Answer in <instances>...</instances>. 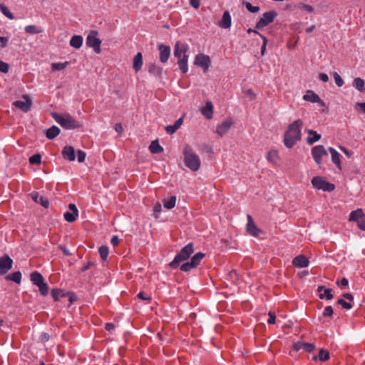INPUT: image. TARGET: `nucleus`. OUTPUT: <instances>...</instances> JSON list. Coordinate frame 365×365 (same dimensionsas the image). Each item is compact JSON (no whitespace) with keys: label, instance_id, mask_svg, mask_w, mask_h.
I'll return each mask as SVG.
<instances>
[{"label":"nucleus","instance_id":"nucleus-1","mask_svg":"<svg viewBox=\"0 0 365 365\" xmlns=\"http://www.w3.org/2000/svg\"><path fill=\"white\" fill-rule=\"evenodd\" d=\"M302 124V120L298 119L289 125L284 137V143L287 148H292L300 140Z\"/></svg>","mask_w":365,"mask_h":365},{"label":"nucleus","instance_id":"nucleus-2","mask_svg":"<svg viewBox=\"0 0 365 365\" xmlns=\"http://www.w3.org/2000/svg\"><path fill=\"white\" fill-rule=\"evenodd\" d=\"M52 118L55 121L65 129H75L81 127L80 123L76 121L69 113L59 114L56 112L51 113Z\"/></svg>","mask_w":365,"mask_h":365},{"label":"nucleus","instance_id":"nucleus-3","mask_svg":"<svg viewBox=\"0 0 365 365\" xmlns=\"http://www.w3.org/2000/svg\"><path fill=\"white\" fill-rule=\"evenodd\" d=\"M184 160L186 166L192 171H197L200 167V160L198 155L193 151L189 145H185L183 148Z\"/></svg>","mask_w":365,"mask_h":365},{"label":"nucleus","instance_id":"nucleus-4","mask_svg":"<svg viewBox=\"0 0 365 365\" xmlns=\"http://www.w3.org/2000/svg\"><path fill=\"white\" fill-rule=\"evenodd\" d=\"M193 252L192 243L187 244L181 249L180 252L176 255L174 259L169 264L170 267L171 269H176L181 262L187 260Z\"/></svg>","mask_w":365,"mask_h":365},{"label":"nucleus","instance_id":"nucleus-5","mask_svg":"<svg viewBox=\"0 0 365 365\" xmlns=\"http://www.w3.org/2000/svg\"><path fill=\"white\" fill-rule=\"evenodd\" d=\"M312 184L313 187L318 190L331 192L334 190L335 186L334 184L327 182L324 178L316 176L312 179Z\"/></svg>","mask_w":365,"mask_h":365},{"label":"nucleus","instance_id":"nucleus-6","mask_svg":"<svg viewBox=\"0 0 365 365\" xmlns=\"http://www.w3.org/2000/svg\"><path fill=\"white\" fill-rule=\"evenodd\" d=\"M98 31H91L86 38V45L93 48L96 53H100L101 41L98 38Z\"/></svg>","mask_w":365,"mask_h":365},{"label":"nucleus","instance_id":"nucleus-7","mask_svg":"<svg viewBox=\"0 0 365 365\" xmlns=\"http://www.w3.org/2000/svg\"><path fill=\"white\" fill-rule=\"evenodd\" d=\"M277 14L274 11H269L263 14L261 19L257 23L256 27L258 29H262L269 24L274 21V18Z\"/></svg>","mask_w":365,"mask_h":365},{"label":"nucleus","instance_id":"nucleus-8","mask_svg":"<svg viewBox=\"0 0 365 365\" xmlns=\"http://www.w3.org/2000/svg\"><path fill=\"white\" fill-rule=\"evenodd\" d=\"M195 64L201 67L204 72H206L211 65L210 58L204 53H199L195 58Z\"/></svg>","mask_w":365,"mask_h":365},{"label":"nucleus","instance_id":"nucleus-9","mask_svg":"<svg viewBox=\"0 0 365 365\" xmlns=\"http://www.w3.org/2000/svg\"><path fill=\"white\" fill-rule=\"evenodd\" d=\"M13 265V259L7 255H4L0 257V274H6Z\"/></svg>","mask_w":365,"mask_h":365},{"label":"nucleus","instance_id":"nucleus-10","mask_svg":"<svg viewBox=\"0 0 365 365\" xmlns=\"http://www.w3.org/2000/svg\"><path fill=\"white\" fill-rule=\"evenodd\" d=\"M312 155L315 163L320 165L322 156L328 155V153L323 145H316L312 149Z\"/></svg>","mask_w":365,"mask_h":365},{"label":"nucleus","instance_id":"nucleus-11","mask_svg":"<svg viewBox=\"0 0 365 365\" xmlns=\"http://www.w3.org/2000/svg\"><path fill=\"white\" fill-rule=\"evenodd\" d=\"M23 99L24 100H19L13 102V106L26 113L30 110L32 102L27 95H24Z\"/></svg>","mask_w":365,"mask_h":365},{"label":"nucleus","instance_id":"nucleus-12","mask_svg":"<svg viewBox=\"0 0 365 365\" xmlns=\"http://www.w3.org/2000/svg\"><path fill=\"white\" fill-rule=\"evenodd\" d=\"M189 49L187 43L182 41H177L174 47V56L178 58H182L183 56H188L186 54Z\"/></svg>","mask_w":365,"mask_h":365},{"label":"nucleus","instance_id":"nucleus-13","mask_svg":"<svg viewBox=\"0 0 365 365\" xmlns=\"http://www.w3.org/2000/svg\"><path fill=\"white\" fill-rule=\"evenodd\" d=\"M247 231L250 235L254 237H257L261 232L260 230L255 225L252 216L250 215H247Z\"/></svg>","mask_w":365,"mask_h":365},{"label":"nucleus","instance_id":"nucleus-14","mask_svg":"<svg viewBox=\"0 0 365 365\" xmlns=\"http://www.w3.org/2000/svg\"><path fill=\"white\" fill-rule=\"evenodd\" d=\"M31 199L36 203L40 204L45 208L49 206V201L43 196H40L38 192L34 191L30 193Z\"/></svg>","mask_w":365,"mask_h":365},{"label":"nucleus","instance_id":"nucleus-15","mask_svg":"<svg viewBox=\"0 0 365 365\" xmlns=\"http://www.w3.org/2000/svg\"><path fill=\"white\" fill-rule=\"evenodd\" d=\"M232 125V120L231 119H226L222 121L220 125L217 127V133L220 136H222L225 134L230 128Z\"/></svg>","mask_w":365,"mask_h":365},{"label":"nucleus","instance_id":"nucleus-16","mask_svg":"<svg viewBox=\"0 0 365 365\" xmlns=\"http://www.w3.org/2000/svg\"><path fill=\"white\" fill-rule=\"evenodd\" d=\"M160 51V61L166 63L170 55V48L168 46L160 44L158 46Z\"/></svg>","mask_w":365,"mask_h":365},{"label":"nucleus","instance_id":"nucleus-17","mask_svg":"<svg viewBox=\"0 0 365 365\" xmlns=\"http://www.w3.org/2000/svg\"><path fill=\"white\" fill-rule=\"evenodd\" d=\"M292 264L298 268H304L309 266V262L304 255H298L292 260Z\"/></svg>","mask_w":365,"mask_h":365},{"label":"nucleus","instance_id":"nucleus-18","mask_svg":"<svg viewBox=\"0 0 365 365\" xmlns=\"http://www.w3.org/2000/svg\"><path fill=\"white\" fill-rule=\"evenodd\" d=\"M317 291L319 293V297L320 299L331 300L333 298V294H331V289L326 288L324 286H319L317 288Z\"/></svg>","mask_w":365,"mask_h":365},{"label":"nucleus","instance_id":"nucleus-19","mask_svg":"<svg viewBox=\"0 0 365 365\" xmlns=\"http://www.w3.org/2000/svg\"><path fill=\"white\" fill-rule=\"evenodd\" d=\"M62 155L69 161H73L76 158L75 150L72 146H65L62 150Z\"/></svg>","mask_w":365,"mask_h":365},{"label":"nucleus","instance_id":"nucleus-20","mask_svg":"<svg viewBox=\"0 0 365 365\" xmlns=\"http://www.w3.org/2000/svg\"><path fill=\"white\" fill-rule=\"evenodd\" d=\"M201 113L207 119L213 117V106L211 101H207L205 106L200 109Z\"/></svg>","mask_w":365,"mask_h":365},{"label":"nucleus","instance_id":"nucleus-21","mask_svg":"<svg viewBox=\"0 0 365 365\" xmlns=\"http://www.w3.org/2000/svg\"><path fill=\"white\" fill-rule=\"evenodd\" d=\"M303 99L306 101H309V102H312V103L322 102V100L319 98V96L312 90H308L306 92V94H304L303 96Z\"/></svg>","mask_w":365,"mask_h":365},{"label":"nucleus","instance_id":"nucleus-22","mask_svg":"<svg viewBox=\"0 0 365 365\" xmlns=\"http://www.w3.org/2000/svg\"><path fill=\"white\" fill-rule=\"evenodd\" d=\"M329 151L331 155L332 163L339 169L341 170L340 157L341 155L333 148H329Z\"/></svg>","mask_w":365,"mask_h":365},{"label":"nucleus","instance_id":"nucleus-23","mask_svg":"<svg viewBox=\"0 0 365 365\" xmlns=\"http://www.w3.org/2000/svg\"><path fill=\"white\" fill-rule=\"evenodd\" d=\"M231 16L228 11L223 13L221 21L219 23V26L223 29H229L231 26Z\"/></svg>","mask_w":365,"mask_h":365},{"label":"nucleus","instance_id":"nucleus-24","mask_svg":"<svg viewBox=\"0 0 365 365\" xmlns=\"http://www.w3.org/2000/svg\"><path fill=\"white\" fill-rule=\"evenodd\" d=\"M182 123H183V118L181 117V118H178L175 122V123L173 125H167L165 127L166 132L170 135L175 133L176 132V130L178 128H180V127L182 125Z\"/></svg>","mask_w":365,"mask_h":365},{"label":"nucleus","instance_id":"nucleus-25","mask_svg":"<svg viewBox=\"0 0 365 365\" xmlns=\"http://www.w3.org/2000/svg\"><path fill=\"white\" fill-rule=\"evenodd\" d=\"M364 218V214L361 209L352 211L349 215V221L359 222Z\"/></svg>","mask_w":365,"mask_h":365},{"label":"nucleus","instance_id":"nucleus-26","mask_svg":"<svg viewBox=\"0 0 365 365\" xmlns=\"http://www.w3.org/2000/svg\"><path fill=\"white\" fill-rule=\"evenodd\" d=\"M142 66H143V56H142V53L139 52L135 56V57L133 58V69L136 72H138L141 69Z\"/></svg>","mask_w":365,"mask_h":365},{"label":"nucleus","instance_id":"nucleus-27","mask_svg":"<svg viewBox=\"0 0 365 365\" xmlns=\"http://www.w3.org/2000/svg\"><path fill=\"white\" fill-rule=\"evenodd\" d=\"M61 130L56 125H53L46 131V138L52 140L58 136L60 133Z\"/></svg>","mask_w":365,"mask_h":365},{"label":"nucleus","instance_id":"nucleus-28","mask_svg":"<svg viewBox=\"0 0 365 365\" xmlns=\"http://www.w3.org/2000/svg\"><path fill=\"white\" fill-rule=\"evenodd\" d=\"M188 56H183L181 58H178V64L179 68L182 71L183 73H185L188 71Z\"/></svg>","mask_w":365,"mask_h":365},{"label":"nucleus","instance_id":"nucleus-29","mask_svg":"<svg viewBox=\"0 0 365 365\" xmlns=\"http://www.w3.org/2000/svg\"><path fill=\"white\" fill-rule=\"evenodd\" d=\"M83 37L79 35H74L70 40V45L75 48H80L83 44Z\"/></svg>","mask_w":365,"mask_h":365},{"label":"nucleus","instance_id":"nucleus-30","mask_svg":"<svg viewBox=\"0 0 365 365\" xmlns=\"http://www.w3.org/2000/svg\"><path fill=\"white\" fill-rule=\"evenodd\" d=\"M31 281L34 284L38 286L41 284L44 280L43 276L38 272H34L30 275Z\"/></svg>","mask_w":365,"mask_h":365},{"label":"nucleus","instance_id":"nucleus-31","mask_svg":"<svg viewBox=\"0 0 365 365\" xmlns=\"http://www.w3.org/2000/svg\"><path fill=\"white\" fill-rule=\"evenodd\" d=\"M352 85L356 90L360 92L365 91V82L362 78L359 77L354 78Z\"/></svg>","mask_w":365,"mask_h":365},{"label":"nucleus","instance_id":"nucleus-32","mask_svg":"<svg viewBox=\"0 0 365 365\" xmlns=\"http://www.w3.org/2000/svg\"><path fill=\"white\" fill-rule=\"evenodd\" d=\"M307 132L310 135L307 138V143L309 145L317 142L321 138V135L318 134L316 131L308 130Z\"/></svg>","mask_w":365,"mask_h":365},{"label":"nucleus","instance_id":"nucleus-33","mask_svg":"<svg viewBox=\"0 0 365 365\" xmlns=\"http://www.w3.org/2000/svg\"><path fill=\"white\" fill-rule=\"evenodd\" d=\"M6 279L17 284H20L21 281V273L20 271L15 272L6 276Z\"/></svg>","mask_w":365,"mask_h":365},{"label":"nucleus","instance_id":"nucleus-34","mask_svg":"<svg viewBox=\"0 0 365 365\" xmlns=\"http://www.w3.org/2000/svg\"><path fill=\"white\" fill-rule=\"evenodd\" d=\"M175 202H176V197L173 195L168 199L163 200V206L165 208H166L168 210H170L175 207Z\"/></svg>","mask_w":365,"mask_h":365},{"label":"nucleus","instance_id":"nucleus-35","mask_svg":"<svg viewBox=\"0 0 365 365\" xmlns=\"http://www.w3.org/2000/svg\"><path fill=\"white\" fill-rule=\"evenodd\" d=\"M149 149L152 153H160L163 150V148L157 140H154L151 143Z\"/></svg>","mask_w":365,"mask_h":365},{"label":"nucleus","instance_id":"nucleus-36","mask_svg":"<svg viewBox=\"0 0 365 365\" xmlns=\"http://www.w3.org/2000/svg\"><path fill=\"white\" fill-rule=\"evenodd\" d=\"M204 257L205 254L202 252H197L191 258L190 262L195 268L200 264Z\"/></svg>","mask_w":365,"mask_h":365},{"label":"nucleus","instance_id":"nucleus-37","mask_svg":"<svg viewBox=\"0 0 365 365\" xmlns=\"http://www.w3.org/2000/svg\"><path fill=\"white\" fill-rule=\"evenodd\" d=\"M51 295L53 299L57 302L59 301L61 298L66 296L64 292L61 289H53L51 291Z\"/></svg>","mask_w":365,"mask_h":365},{"label":"nucleus","instance_id":"nucleus-38","mask_svg":"<svg viewBox=\"0 0 365 365\" xmlns=\"http://www.w3.org/2000/svg\"><path fill=\"white\" fill-rule=\"evenodd\" d=\"M0 11L5 16L9 19L12 20L14 19L13 14L10 11L8 7L2 3L0 4Z\"/></svg>","mask_w":365,"mask_h":365},{"label":"nucleus","instance_id":"nucleus-39","mask_svg":"<svg viewBox=\"0 0 365 365\" xmlns=\"http://www.w3.org/2000/svg\"><path fill=\"white\" fill-rule=\"evenodd\" d=\"M148 72L156 76H158L161 74L162 68L155 64H150L148 67Z\"/></svg>","mask_w":365,"mask_h":365},{"label":"nucleus","instance_id":"nucleus-40","mask_svg":"<svg viewBox=\"0 0 365 365\" xmlns=\"http://www.w3.org/2000/svg\"><path fill=\"white\" fill-rule=\"evenodd\" d=\"M267 160L273 163H276L278 160V152L275 150H272L267 153Z\"/></svg>","mask_w":365,"mask_h":365},{"label":"nucleus","instance_id":"nucleus-41","mask_svg":"<svg viewBox=\"0 0 365 365\" xmlns=\"http://www.w3.org/2000/svg\"><path fill=\"white\" fill-rule=\"evenodd\" d=\"M78 216V213H74L73 212H66L64 213V218L68 222H74Z\"/></svg>","mask_w":365,"mask_h":365},{"label":"nucleus","instance_id":"nucleus-42","mask_svg":"<svg viewBox=\"0 0 365 365\" xmlns=\"http://www.w3.org/2000/svg\"><path fill=\"white\" fill-rule=\"evenodd\" d=\"M68 65V62L63 63H53L51 64V68L53 71H61L67 67Z\"/></svg>","mask_w":365,"mask_h":365},{"label":"nucleus","instance_id":"nucleus-43","mask_svg":"<svg viewBox=\"0 0 365 365\" xmlns=\"http://www.w3.org/2000/svg\"><path fill=\"white\" fill-rule=\"evenodd\" d=\"M37 287L41 295L46 296L48 294V286L44 281L41 284H38Z\"/></svg>","mask_w":365,"mask_h":365},{"label":"nucleus","instance_id":"nucleus-44","mask_svg":"<svg viewBox=\"0 0 365 365\" xmlns=\"http://www.w3.org/2000/svg\"><path fill=\"white\" fill-rule=\"evenodd\" d=\"M25 31L30 34H39L41 31L38 30L34 25L26 26L24 29Z\"/></svg>","mask_w":365,"mask_h":365},{"label":"nucleus","instance_id":"nucleus-45","mask_svg":"<svg viewBox=\"0 0 365 365\" xmlns=\"http://www.w3.org/2000/svg\"><path fill=\"white\" fill-rule=\"evenodd\" d=\"M41 156L40 154L33 155L29 158V163L33 165H39L41 163Z\"/></svg>","mask_w":365,"mask_h":365},{"label":"nucleus","instance_id":"nucleus-46","mask_svg":"<svg viewBox=\"0 0 365 365\" xmlns=\"http://www.w3.org/2000/svg\"><path fill=\"white\" fill-rule=\"evenodd\" d=\"M319 359L322 361H325L329 359V353L327 351L321 349L319 353Z\"/></svg>","mask_w":365,"mask_h":365},{"label":"nucleus","instance_id":"nucleus-47","mask_svg":"<svg viewBox=\"0 0 365 365\" xmlns=\"http://www.w3.org/2000/svg\"><path fill=\"white\" fill-rule=\"evenodd\" d=\"M100 256L102 259H106L108 255V248L106 246H101L98 249Z\"/></svg>","mask_w":365,"mask_h":365},{"label":"nucleus","instance_id":"nucleus-48","mask_svg":"<svg viewBox=\"0 0 365 365\" xmlns=\"http://www.w3.org/2000/svg\"><path fill=\"white\" fill-rule=\"evenodd\" d=\"M333 76L334 78L335 83L337 85V86L341 87L344 85V80L341 78V77L338 73L334 72Z\"/></svg>","mask_w":365,"mask_h":365},{"label":"nucleus","instance_id":"nucleus-49","mask_svg":"<svg viewBox=\"0 0 365 365\" xmlns=\"http://www.w3.org/2000/svg\"><path fill=\"white\" fill-rule=\"evenodd\" d=\"M194 268L195 267L191 264L190 262L183 263L180 267V270L182 272H189Z\"/></svg>","mask_w":365,"mask_h":365},{"label":"nucleus","instance_id":"nucleus-50","mask_svg":"<svg viewBox=\"0 0 365 365\" xmlns=\"http://www.w3.org/2000/svg\"><path fill=\"white\" fill-rule=\"evenodd\" d=\"M245 7L251 13H257L259 11V6H252L250 2L245 3Z\"/></svg>","mask_w":365,"mask_h":365},{"label":"nucleus","instance_id":"nucleus-51","mask_svg":"<svg viewBox=\"0 0 365 365\" xmlns=\"http://www.w3.org/2000/svg\"><path fill=\"white\" fill-rule=\"evenodd\" d=\"M334 313L333 308L331 306H327L324 308L323 311V316L327 317H331Z\"/></svg>","mask_w":365,"mask_h":365},{"label":"nucleus","instance_id":"nucleus-52","mask_svg":"<svg viewBox=\"0 0 365 365\" xmlns=\"http://www.w3.org/2000/svg\"><path fill=\"white\" fill-rule=\"evenodd\" d=\"M302 349L307 352H312L314 349V345L310 343H304L302 345Z\"/></svg>","mask_w":365,"mask_h":365},{"label":"nucleus","instance_id":"nucleus-53","mask_svg":"<svg viewBox=\"0 0 365 365\" xmlns=\"http://www.w3.org/2000/svg\"><path fill=\"white\" fill-rule=\"evenodd\" d=\"M9 64L2 61H0V71L2 72V73H7L9 71Z\"/></svg>","mask_w":365,"mask_h":365},{"label":"nucleus","instance_id":"nucleus-54","mask_svg":"<svg viewBox=\"0 0 365 365\" xmlns=\"http://www.w3.org/2000/svg\"><path fill=\"white\" fill-rule=\"evenodd\" d=\"M338 304L341 305L346 309H350L352 307V306L350 303L346 302V301H344L342 299H339L338 300Z\"/></svg>","mask_w":365,"mask_h":365},{"label":"nucleus","instance_id":"nucleus-55","mask_svg":"<svg viewBox=\"0 0 365 365\" xmlns=\"http://www.w3.org/2000/svg\"><path fill=\"white\" fill-rule=\"evenodd\" d=\"M260 36L262 37V38L263 40V43H262V46L261 47V54H262V56H264L265 54L266 46H267V40L266 37H264V36L260 35Z\"/></svg>","mask_w":365,"mask_h":365},{"label":"nucleus","instance_id":"nucleus-56","mask_svg":"<svg viewBox=\"0 0 365 365\" xmlns=\"http://www.w3.org/2000/svg\"><path fill=\"white\" fill-rule=\"evenodd\" d=\"M78 161L79 163H83L86 158V153L82 150H78L77 153Z\"/></svg>","mask_w":365,"mask_h":365},{"label":"nucleus","instance_id":"nucleus-57","mask_svg":"<svg viewBox=\"0 0 365 365\" xmlns=\"http://www.w3.org/2000/svg\"><path fill=\"white\" fill-rule=\"evenodd\" d=\"M339 148L348 158H350L353 155V152L346 149L345 147L340 145Z\"/></svg>","mask_w":365,"mask_h":365},{"label":"nucleus","instance_id":"nucleus-58","mask_svg":"<svg viewBox=\"0 0 365 365\" xmlns=\"http://www.w3.org/2000/svg\"><path fill=\"white\" fill-rule=\"evenodd\" d=\"M9 41V38L0 36V47L4 48L6 46Z\"/></svg>","mask_w":365,"mask_h":365},{"label":"nucleus","instance_id":"nucleus-59","mask_svg":"<svg viewBox=\"0 0 365 365\" xmlns=\"http://www.w3.org/2000/svg\"><path fill=\"white\" fill-rule=\"evenodd\" d=\"M276 317L274 313H269V319H267V323L270 324H273L275 323Z\"/></svg>","mask_w":365,"mask_h":365},{"label":"nucleus","instance_id":"nucleus-60","mask_svg":"<svg viewBox=\"0 0 365 365\" xmlns=\"http://www.w3.org/2000/svg\"><path fill=\"white\" fill-rule=\"evenodd\" d=\"M190 4L193 8L198 9L200 5V0H190Z\"/></svg>","mask_w":365,"mask_h":365},{"label":"nucleus","instance_id":"nucleus-61","mask_svg":"<svg viewBox=\"0 0 365 365\" xmlns=\"http://www.w3.org/2000/svg\"><path fill=\"white\" fill-rule=\"evenodd\" d=\"M336 284L341 287H344L348 285L349 282L347 279L343 278L340 282L338 281Z\"/></svg>","mask_w":365,"mask_h":365},{"label":"nucleus","instance_id":"nucleus-62","mask_svg":"<svg viewBox=\"0 0 365 365\" xmlns=\"http://www.w3.org/2000/svg\"><path fill=\"white\" fill-rule=\"evenodd\" d=\"M319 79L322 82H327L329 81V76L327 74L322 73L319 75Z\"/></svg>","mask_w":365,"mask_h":365},{"label":"nucleus","instance_id":"nucleus-63","mask_svg":"<svg viewBox=\"0 0 365 365\" xmlns=\"http://www.w3.org/2000/svg\"><path fill=\"white\" fill-rule=\"evenodd\" d=\"M357 226L360 230L365 231V217L357 222Z\"/></svg>","mask_w":365,"mask_h":365},{"label":"nucleus","instance_id":"nucleus-64","mask_svg":"<svg viewBox=\"0 0 365 365\" xmlns=\"http://www.w3.org/2000/svg\"><path fill=\"white\" fill-rule=\"evenodd\" d=\"M110 243L113 245V246H116L118 245L119 243V238L118 236L116 235H113L112 237H111V240H110Z\"/></svg>","mask_w":365,"mask_h":365}]
</instances>
